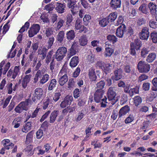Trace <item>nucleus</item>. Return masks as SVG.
I'll use <instances>...</instances> for the list:
<instances>
[{
	"label": "nucleus",
	"mask_w": 157,
	"mask_h": 157,
	"mask_svg": "<svg viewBox=\"0 0 157 157\" xmlns=\"http://www.w3.org/2000/svg\"><path fill=\"white\" fill-rule=\"evenodd\" d=\"M59 113L58 110H54L51 113L50 117L49 122L50 123H53L54 122Z\"/></svg>",
	"instance_id": "393cba45"
},
{
	"label": "nucleus",
	"mask_w": 157,
	"mask_h": 157,
	"mask_svg": "<svg viewBox=\"0 0 157 157\" xmlns=\"http://www.w3.org/2000/svg\"><path fill=\"white\" fill-rule=\"evenodd\" d=\"M82 22V20H76L75 27L76 29H78L82 26L81 24Z\"/></svg>",
	"instance_id": "0e129e2a"
},
{
	"label": "nucleus",
	"mask_w": 157,
	"mask_h": 157,
	"mask_svg": "<svg viewBox=\"0 0 157 157\" xmlns=\"http://www.w3.org/2000/svg\"><path fill=\"white\" fill-rule=\"evenodd\" d=\"M152 83L154 86V87H152V90L154 91H156L157 90V78H154L152 81Z\"/></svg>",
	"instance_id": "5fc2aeb1"
},
{
	"label": "nucleus",
	"mask_w": 157,
	"mask_h": 157,
	"mask_svg": "<svg viewBox=\"0 0 157 157\" xmlns=\"http://www.w3.org/2000/svg\"><path fill=\"white\" fill-rule=\"evenodd\" d=\"M84 114L81 111L78 112L77 118L76 119V121L77 122H78L84 117Z\"/></svg>",
	"instance_id": "864d4df0"
},
{
	"label": "nucleus",
	"mask_w": 157,
	"mask_h": 157,
	"mask_svg": "<svg viewBox=\"0 0 157 157\" xmlns=\"http://www.w3.org/2000/svg\"><path fill=\"white\" fill-rule=\"evenodd\" d=\"M139 72L141 73L147 72V64L144 61H140L138 63L137 66Z\"/></svg>",
	"instance_id": "9d476101"
},
{
	"label": "nucleus",
	"mask_w": 157,
	"mask_h": 157,
	"mask_svg": "<svg viewBox=\"0 0 157 157\" xmlns=\"http://www.w3.org/2000/svg\"><path fill=\"white\" fill-rule=\"evenodd\" d=\"M117 111L116 110H113L111 116V118H112L113 120H115L117 117Z\"/></svg>",
	"instance_id": "774afa93"
},
{
	"label": "nucleus",
	"mask_w": 157,
	"mask_h": 157,
	"mask_svg": "<svg viewBox=\"0 0 157 157\" xmlns=\"http://www.w3.org/2000/svg\"><path fill=\"white\" fill-rule=\"evenodd\" d=\"M68 7L70 8H71V11L73 14L75 13L77 11H76V8H78V7H77L75 5V2L72 0H70L67 2Z\"/></svg>",
	"instance_id": "f3484780"
},
{
	"label": "nucleus",
	"mask_w": 157,
	"mask_h": 157,
	"mask_svg": "<svg viewBox=\"0 0 157 157\" xmlns=\"http://www.w3.org/2000/svg\"><path fill=\"white\" fill-rule=\"evenodd\" d=\"M104 92L99 91L98 90H96L94 94V100L95 102L97 103H99L100 102Z\"/></svg>",
	"instance_id": "a211bd4d"
},
{
	"label": "nucleus",
	"mask_w": 157,
	"mask_h": 157,
	"mask_svg": "<svg viewBox=\"0 0 157 157\" xmlns=\"http://www.w3.org/2000/svg\"><path fill=\"white\" fill-rule=\"evenodd\" d=\"M50 100L51 98H49L47 97L44 100L43 105V109H45L47 108L50 101Z\"/></svg>",
	"instance_id": "79ce46f5"
},
{
	"label": "nucleus",
	"mask_w": 157,
	"mask_h": 157,
	"mask_svg": "<svg viewBox=\"0 0 157 157\" xmlns=\"http://www.w3.org/2000/svg\"><path fill=\"white\" fill-rule=\"evenodd\" d=\"M88 76L90 81L94 82L96 80L97 77L95 72V69L93 67H91L89 70Z\"/></svg>",
	"instance_id": "4468645a"
},
{
	"label": "nucleus",
	"mask_w": 157,
	"mask_h": 157,
	"mask_svg": "<svg viewBox=\"0 0 157 157\" xmlns=\"http://www.w3.org/2000/svg\"><path fill=\"white\" fill-rule=\"evenodd\" d=\"M156 7L157 6L155 3L153 2L150 3L148 5V7L150 10V12L151 13L154 15L155 14L156 12Z\"/></svg>",
	"instance_id": "bb28decb"
},
{
	"label": "nucleus",
	"mask_w": 157,
	"mask_h": 157,
	"mask_svg": "<svg viewBox=\"0 0 157 157\" xmlns=\"http://www.w3.org/2000/svg\"><path fill=\"white\" fill-rule=\"evenodd\" d=\"M121 0H111L109 3L110 7L114 10H116L117 8H121Z\"/></svg>",
	"instance_id": "ddd939ff"
},
{
	"label": "nucleus",
	"mask_w": 157,
	"mask_h": 157,
	"mask_svg": "<svg viewBox=\"0 0 157 157\" xmlns=\"http://www.w3.org/2000/svg\"><path fill=\"white\" fill-rule=\"evenodd\" d=\"M51 111L50 110H48L42 116L41 118L40 119V121L42 122L44 121L48 116L51 113Z\"/></svg>",
	"instance_id": "603ef678"
},
{
	"label": "nucleus",
	"mask_w": 157,
	"mask_h": 157,
	"mask_svg": "<svg viewBox=\"0 0 157 157\" xmlns=\"http://www.w3.org/2000/svg\"><path fill=\"white\" fill-rule=\"evenodd\" d=\"M56 10L59 13H62L64 12L66 5L64 3L62 4L60 3L57 2L56 5Z\"/></svg>",
	"instance_id": "aec40b11"
},
{
	"label": "nucleus",
	"mask_w": 157,
	"mask_h": 157,
	"mask_svg": "<svg viewBox=\"0 0 157 157\" xmlns=\"http://www.w3.org/2000/svg\"><path fill=\"white\" fill-rule=\"evenodd\" d=\"M64 33L63 31H60L57 36L56 40L58 43H62L63 41Z\"/></svg>",
	"instance_id": "a878e982"
},
{
	"label": "nucleus",
	"mask_w": 157,
	"mask_h": 157,
	"mask_svg": "<svg viewBox=\"0 0 157 157\" xmlns=\"http://www.w3.org/2000/svg\"><path fill=\"white\" fill-rule=\"evenodd\" d=\"M32 75L31 74L26 75L22 79L21 85L22 87L25 88L31 80Z\"/></svg>",
	"instance_id": "f8f14e48"
},
{
	"label": "nucleus",
	"mask_w": 157,
	"mask_h": 157,
	"mask_svg": "<svg viewBox=\"0 0 157 157\" xmlns=\"http://www.w3.org/2000/svg\"><path fill=\"white\" fill-rule=\"evenodd\" d=\"M10 22V20H8V22L3 26V31L2 32L3 35L2 36H3L8 31L10 28V25L8 24Z\"/></svg>",
	"instance_id": "37998d69"
},
{
	"label": "nucleus",
	"mask_w": 157,
	"mask_h": 157,
	"mask_svg": "<svg viewBox=\"0 0 157 157\" xmlns=\"http://www.w3.org/2000/svg\"><path fill=\"white\" fill-rule=\"evenodd\" d=\"M61 94L60 92L56 93L53 97V99L55 102L57 101L60 98Z\"/></svg>",
	"instance_id": "4d7b16f0"
},
{
	"label": "nucleus",
	"mask_w": 157,
	"mask_h": 157,
	"mask_svg": "<svg viewBox=\"0 0 157 157\" xmlns=\"http://www.w3.org/2000/svg\"><path fill=\"white\" fill-rule=\"evenodd\" d=\"M113 65L112 64L105 63L102 70L106 75L110 73L112 70L113 68Z\"/></svg>",
	"instance_id": "6ab92c4d"
},
{
	"label": "nucleus",
	"mask_w": 157,
	"mask_h": 157,
	"mask_svg": "<svg viewBox=\"0 0 157 157\" xmlns=\"http://www.w3.org/2000/svg\"><path fill=\"white\" fill-rule=\"evenodd\" d=\"M134 104L136 106H138L142 102V99L140 96H135L133 98Z\"/></svg>",
	"instance_id": "4c0bfd02"
},
{
	"label": "nucleus",
	"mask_w": 157,
	"mask_h": 157,
	"mask_svg": "<svg viewBox=\"0 0 157 157\" xmlns=\"http://www.w3.org/2000/svg\"><path fill=\"white\" fill-rule=\"evenodd\" d=\"M20 67L19 66H16L14 67L13 72V75L12 78L13 79L16 78L17 76L20 73Z\"/></svg>",
	"instance_id": "473e14b6"
},
{
	"label": "nucleus",
	"mask_w": 157,
	"mask_h": 157,
	"mask_svg": "<svg viewBox=\"0 0 157 157\" xmlns=\"http://www.w3.org/2000/svg\"><path fill=\"white\" fill-rule=\"evenodd\" d=\"M57 81L56 80L53 78L51 79L48 87V89L49 90H52L55 88L56 85Z\"/></svg>",
	"instance_id": "e433bc0d"
},
{
	"label": "nucleus",
	"mask_w": 157,
	"mask_h": 157,
	"mask_svg": "<svg viewBox=\"0 0 157 157\" xmlns=\"http://www.w3.org/2000/svg\"><path fill=\"white\" fill-rule=\"evenodd\" d=\"M130 111L129 107L128 105H126L122 107L120 110L118 116L121 118L125 115Z\"/></svg>",
	"instance_id": "2eb2a0df"
},
{
	"label": "nucleus",
	"mask_w": 157,
	"mask_h": 157,
	"mask_svg": "<svg viewBox=\"0 0 157 157\" xmlns=\"http://www.w3.org/2000/svg\"><path fill=\"white\" fill-rule=\"evenodd\" d=\"M11 95H9L5 100L2 106L3 109H4L9 104L10 99L12 98Z\"/></svg>",
	"instance_id": "de8ad7c7"
},
{
	"label": "nucleus",
	"mask_w": 157,
	"mask_h": 157,
	"mask_svg": "<svg viewBox=\"0 0 157 157\" xmlns=\"http://www.w3.org/2000/svg\"><path fill=\"white\" fill-rule=\"evenodd\" d=\"M67 50L65 47H59L57 50L55 54V58L58 61L62 60L66 56Z\"/></svg>",
	"instance_id": "39448f33"
},
{
	"label": "nucleus",
	"mask_w": 157,
	"mask_h": 157,
	"mask_svg": "<svg viewBox=\"0 0 157 157\" xmlns=\"http://www.w3.org/2000/svg\"><path fill=\"white\" fill-rule=\"evenodd\" d=\"M116 95L115 88L110 87L107 91V97L108 100L112 101L111 103L113 105L115 104L118 101V99L116 97Z\"/></svg>",
	"instance_id": "7ed1b4c3"
},
{
	"label": "nucleus",
	"mask_w": 157,
	"mask_h": 157,
	"mask_svg": "<svg viewBox=\"0 0 157 157\" xmlns=\"http://www.w3.org/2000/svg\"><path fill=\"white\" fill-rule=\"evenodd\" d=\"M140 38L142 40H146L147 39V30L143 29L142 31L139 34Z\"/></svg>",
	"instance_id": "2f4dec72"
},
{
	"label": "nucleus",
	"mask_w": 157,
	"mask_h": 157,
	"mask_svg": "<svg viewBox=\"0 0 157 157\" xmlns=\"http://www.w3.org/2000/svg\"><path fill=\"white\" fill-rule=\"evenodd\" d=\"M78 45L75 42H74L71 48L68 49V54L67 55V58L69 59L72 56L75 55L78 52Z\"/></svg>",
	"instance_id": "423d86ee"
},
{
	"label": "nucleus",
	"mask_w": 157,
	"mask_h": 157,
	"mask_svg": "<svg viewBox=\"0 0 157 157\" xmlns=\"http://www.w3.org/2000/svg\"><path fill=\"white\" fill-rule=\"evenodd\" d=\"M55 38L53 36H51L48 38L46 45V47L48 49H50L51 48L52 46L54 41Z\"/></svg>",
	"instance_id": "7c9ffc66"
},
{
	"label": "nucleus",
	"mask_w": 157,
	"mask_h": 157,
	"mask_svg": "<svg viewBox=\"0 0 157 157\" xmlns=\"http://www.w3.org/2000/svg\"><path fill=\"white\" fill-rule=\"evenodd\" d=\"M33 146L31 145H29L25 149V151L27 152L28 155H32L34 154L33 151Z\"/></svg>",
	"instance_id": "ea45409f"
},
{
	"label": "nucleus",
	"mask_w": 157,
	"mask_h": 157,
	"mask_svg": "<svg viewBox=\"0 0 157 157\" xmlns=\"http://www.w3.org/2000/svg\"><path fill=\"white\" fill-rule=\"evenodd\" d=\"M134 119V117L130 115L125 119L124 120V122L125 124H128L132 122Z\"/></svg>",
	"instance_id": "6e6d98bb"
},
{
	"label": "nucleus",
	"mask_w": 157,
	"mask_h": 157,
	"mask_svg": "<svg viewBox=\"0 0 157 157\" xmlns=\"http://www.w3.org/2000/svg\"><path fill=\"white\" fill-rule=\"evenodd\" d=\"M48 49L45 48H43L42 49H39L38 50V54L40 56L41 59H44L46 57L47 51Z\"/></svg>",
	"instance_id": "412c9836"
},
{
	"label": "nucleus",
	"mask_w": 157,
	"mask_h": 157,
	"mask_svg": "<svg viewBox=\"0 0 157 157\" xmlns=\"http://www.w3.org/2000/svg\"><path fill=\"white\" fill-rule=\"evenodd\" d=\"M147 5L145 4H143L139 7V10H141L144 13L146 14L147 13Z\"/></svg>",
	"instance_id": "49530a36"
},
{
	"label": "nucleus",
	"mask_w": 157,
	"mask_h": 157,
	"mask_svg": "<svg viewBox=\"0 0 157 157\" xmlns=\"http://www.w3.org/2000/svg\"><path fill=\"white\" fill-rule=\"evenodd\" d=\"M34 133V131L32 130L27 134L25 140V142L27 144H29L32 142Z\"/></svg>",
	"instance_id": "c756f323"
},
{
	"label": "nucleus",
	"mask_w": 157,
	"mask_h": 157,
	"mask_svg": "<svg viewBox=\"0 0 157 157\" xmlns=\"http://www.w3.org/2000/svg\"><path fill=\"white\" fill-rule=\"evenodd\" d=\"M40 27L39 25L36 24L32 25L28 31L29 36L30 37H32L36 34L39 32Z\"/></svg>",
	"instance_id": "0eeeda50"
},
{
	"label": "nucleus",
	"mask_w": 157,
	"mask_h": 157,
	"mask_svg": "<svg viewBox=\"0 0 157 157\" xmlns=\"http://www.w3.org/2000/svg\"><path fill=\"white\" fill-rule=\"evenodd\" d=\"M50 76L48 74H45L41 75V77L39 81L40 83L43 84L46 83L49 79Z\"/></svg>",
	"instance_id": "c85d7f7f"
},
{
	"label": "nucleus",
	"mask_w": 157,
	"mask_h": 157,
	"mask_svg": "<svg viewBox=\"0 0 157 157\" xmlns=\"http://www.w3.org/2000/svg\"><path fill=\"white\" fill-rule=\"evenodd\" d=\"M53 32L52 29L50 28H47L45 31L46 36L48 37H50L53 33Z\"/></svg>",
	"instance_id": "052dcab7"
},
{
	"label": "nucleus",
	"mask_w": 157,
	"mask_h": 157,
	"mask_svg": "<svg viewBox=\"0 0 157 157\" xmlns=\"http://www.w3.org/2000/svg\"><path fill=\"white\" fill-rule=\"evenodd\" d=\"M126 35L128 37L131 36L134 34V31L133 29L131 27H128L126 31Z\"/></svg>",
	"instance_id": "8fccbe9b"
},
{
	"label": "nucleus",
	"mask_w": 157,
	"mask_h": 157,
	"mask_svg": "<svg viewBox=\"0 0 157 157\" xmlns=\"http://www.w3.org/2000/svg\"><path fill=\"white\" fill-rule=\"evenodd\" d=\"M156 54L155 53L150 54L148 56V62H151L154 61L156 58Z\"/></svg>",
	"instance_id": "c03bdc74"
},
{
	"label": "nucleus",
	"mask_w": 157,
	"mask_h": 157,
	"mask_svg": "<svg viewBox=\"0 0 157 157\" xmlns=\"http://www.w3.org/2000/svg\"><path fill=\"white\" fill-rule=\"evenodd\" d=\"M124 70L125 72L127 73H130L131 72H132V71H131V67L129 65H126L125 66Z\"/></svg>",
	"instance_id": "680f3d73"
},
{
	"label": "nucleus",
	"mask_w": 157,
	"mask_h": 157,
	"mask_svg": "<svg viewBox=\"0 0 157 157\" xmlns=\"http://www.w3.org/2000/svg\"><path fill=\"white\" fill-rule=\"evenodd\" d=\"M44 92L42 89L40 88H37L34 90L33 96L32 99L33 101L36 103L38 100H39L43 97Z\"/></svg>",
	"instance_id": "20e7f679"
},
{
	"label": "nucleus",
	"mask_w": 157,
	"mask_h": 157,
	"mask_svg": "<svg viewBox=\"0 0 157 157\" xmlns=\"http://www.w3.org/2000/svg\"><path fill=\"white\" fill-rule=\"evenodd\" d=\"M107 39L110 43L114 44L117 41L116 37L113 35L109 34L107 36Z\"/></svg>",
	"instance_id": "72a5a7b5"
},
{
	"label": "nucleus",
	"mask_w": 157,
	"mask_h": 157,
	"mask_svg": "<svg viewBox=\"0 0 157 157\" xmlns=\"http://www.w3.org/2000/svg\"><path fill=\"white\" fill-rule=\"evenodd\" d=\"M73 100L72 96L69 95H67L64 99V100L61 102L60 106L62 108H65L68 105H70Z\"/></svg>",
	"instance_id": "1a4fd4ad"
},
{
	"label": "nucleus",
	"mask_w": 157,
	"mask_h": 157,
	"mask_svg": "<svg viewBox=\"0 0 157 157\" xmlns=\"http://www.w3.org/2000/svg\"><path fill=\"white\" fill-rule=\"evenodd\" d=\"M41 71L40 70H38L35 75L34 78L33 83H36L39 80V78H41Z\"/></svg>",
	"instance_id": "a19ab883"
},
{
	"label": "nucleus",
	"mask_w": 157,
	"mask_h": 157,
	"mask_svg": "<svg viewBox=\"0 0 157 157\" xmlns=\"http://www.w3.org/2000/svg\"><path fill=\"white\" fill-rule=\"evenodd\" d=\"M58 75L61 76L59 80V85L63 86L66 83L68 80L67 75V69L66 68H63L60 71Z\"/></svg>",
	"instance_id": "f03ea898"
},
{
	"label": "nucleus",
	"mask_w": 157,
	"mask_h": 157,
	"mask_svg": "<svg viewBox=\"0 0 157 157\" xmlns=\"http://www.w3.org/2000/svg\"><path fill=\"white\" fill-rule=\"evenodd\" d=\"M3 143L4 146L7 150H9L10 148H12L14 146V144L10 143L9 139H6L3 140Z\"/></svg>",
	"instance_id": "cd10ccee"
},
{
	"label": "nucleus",
	"mask_w": 157,
	"mask_h": 157,
	"mask_svg": "<svg viewBox=\"0 0 157 157\" xmlns=\"http://www.w3.org/2000/svg\"><path fill=\"white\" fill-rule=\"evenodd\" d=\"M150 39L151 40L153 43H157V33L154 31L150 34Z\"/></svg>",
	"instance_id": "58836bf2"
},
{
	"label": "nucleus",
	"mask_w": 157,
	"mask_h": 157,
	"mask_svg": "<svg viewBox=\"0 0 157 157\" xmlns=\"http://www.w3.org/2000/svg\"><path fill=\"white\" fill-rule=\"evenodd\" d=\"M105 63V62L99 60L97 62L96 64V66L97 67H98L99 68L102 70L104 68Z\"/></svg>",
	"instance_id": "a18cd8bd"
},
{
	"label": "nucleus",
	"mask_w": 157,
	"mask_h": 157,
	"mask_svg": "<svg viewBox=\"0 0 157 157\" xmlns=\"http://www.w3.org/2000/svg\"><path fill=\"white\" fill-rule=\"evenodd\" d=\"M67 38L68 40H71L75 37V33L73 30H71L67 32L66 34Z\"/></svg>",
	"instance_id": "f704fd0d"
},
{
	"label": "nucleus",
	"mask_w": 157,
	"mask_h": 157,
	"mask_svg": "<svg viewBox=\"0 0 157 157\" xmlns=\"http://www.w3.org/2000/svg\"><path fill=\"white\" fill-rule=\"evenodd\" d=\"M117 17V13L116 12L110 13L108 17V20H116Z\"/></svg>",
	"instance_id": "bf43d9fd"
},
{
	"label": "nucleus",
	"mask_w": 157,
	"mask_h": 157,
	"mask_svg": "<svg viewBox=\"0 0 157 157\" xmlns=\"http://www.w3.org/2000/svg\"><path fill=\"white\" fill-rule=\"evenodd\" d=\"M19 104L21 105L22 109L24 110L27 111L28 109V106L25 101H21Z\"/></svg>",
	"instance_id": "69168bd1"
},
{
	"label": "nucleus",
	"mask_w": 157,
	"mask_h": 157,
	"mask_svg": "<svg viewBox=\"0 0 157 157\" xmlns=\"http://www.w3.org/2000/svg\"><path fill=\"white\" fill-rule=\"evenodd\" d=\"M79 44L81 46H85L86 45L88 42V40L86 36L83 34L81 36L78 40Z\"/></svg>",
	"instance_id": "4be33fe9"
},
{
	"label": "nucleus",
	"mask_w": 157,
	"mask_h": 157,
	"mask_svg": "<svg viewBox=\"0 0 157 157\" xmlns=\"http://www.w3.org/2000/svg\"><path fill=\"white\" fill-rule=\"evenodd\" d=\"M113 49L109 47H106L105 48V51L104 55L105 57H110L113 53Z\"/></svg>",
	"instance_id": "b1692460"
},
{
	"label": "nucleus",
	"mask_w": 157,
	"mask_h": 157,
	"mask_svg": "<svg viewBox=\"0 0 157 157\" xmlns=\"http://www.w3.org/2000/svg\"><path fill=\"white\" fill-rule=\"evenodd\" d=\"M15 111L17 113H21L23 110L22 109L21 105L19 104L15 108Z\"/></svg>",
	"instance_id": "e2e57ef3"
},
{
	"label": "nucleus",
	"mask_w": 157,
	"mask_h": 157,
	"mask_svg": "<svg viewBox=\"0 0 157 157\" xmlns=\"http://www.w3.org/2000/svg\"><path fill=\"white\" fill-rule=\"evenodd\" d=\"M32 127V122L31 121L27 122L24 125L23 128H22L21 131L22 132L27 133L30 130Z\"/></svg>",
	"instance_id": "5701e85b"
},
{
	"label": "nucleus",
	"mask_w": 157,
	"mask_h": 157,
	"mask_svg": "<svg viewBox=\"0 0 157 157\" xmlns=\"http://www.w3.org/2000/svg\"><path fill=\"white\" fill-rule=\"evenodd\" d=\"M126 30V27L125 25L122 24L117 29L116 32V36L119 38H122L123 37L124 32Z\"/></svg>",
	"instance_id": "9b49d317"
},
{
	"label": "nucleus",
	"mask_w": 157,
	"mask_h": 157,
	"mask_svg": "<svg viewBox=\"0 0 157 157\" xmlns=\"http://www.w3.org/2000/svg\"><path fill=\"white\" fill-rule=\"evenodd\" d=\"M123 70L121 68H117L114 71V75H112L111 78L114 81L119 80L122 77Z\"/></svg>",
	"instance_id": "6e6552de"
},
{
	"label": "nucleus",
	"mask_w": 157,
	"mask_h": 157,
	"mask_svg": "<svg viewBox=\"0 0 157 157\" xmlns=\"http://www.w3.org/2000/svg\"><path fill=\"white\" fill-rule=\"evenodd\" d=\"M142 45L141 41L138 39H135L133 42L130 44L129 53L132 56L136 55V51L140 50Z\"/></svg>",
	"instance_id": "f257e3e1"
},
{
	"label": "nucleus",
	"mask_w": 157,
	"mask_h": 157,
	"mask_svg": "<svg viewBox=\"0 0 157 157\" xmlns=\"http://www.w3.org/2000/svg\"><path fill=\"white\" fill-rule=\"evenodd\" d=\"M81 70L80 67H78L74 72L72 76L74 78H77L79 75Z\"/></svg>",
	"instance_id": "13d9d810"
},
{
	"label": "nucleus",
	"mask_w": 157,
	"mask_h": 157,
	"mask_svg": "<svg viewBox=\"0 0 157 157\" xmlns=\"http://www.w3.org/2000/svg\"><path fill=\"white\" fill-rule=\"evenodd\" d=\"M21 119L19 117L16 118L15 119L13 122V124H15L13 127L14 128H18L20 126V123H17L16 122H21Z\"/></svg>",
	"instance_id": "09e8293b"
},
{
	"label": "nucleus",
	"mask_w": 157,
	"mask_h": 157,
	"mask_svg": "<svg viewBox=\"0 0 157 157\" xmlns=\"http://www.w3.org/2000/svg\"><path fill=\"white\" fill-rule=\"evenodd\" d=\"M36 137L38 139H40L43 136L44 133L43 130L40 128L36 133Z\"/></svg>",
	"instance_id": "3c124183"
},
{
	"label": "nucleus",
	"mask_w": 157,
	"mask_h": 157,
	"mask_svg": "<svg viewBox=\"0 0 157 157\" xmlns=\"http://www.w3.org/2000/svg\"><path fill=\"white\" fill-rule=\"evenodd\" d=\"M109 22V20H99V24L101 26L104 27L108 25Z\"/></svg>",
	"instance_id": "338daca9"
},
{
	"label": "nucleus",
	"mask_w": 157,
	"mask_h": 157,
	"mask_svg": "<svg viewBox=\"0 0 157 157\" xmlns=\"http://www.w3.org/2000/svg\"><path fill=\"white\" fill-rule=\"evenodd\" d=\"M79 63V59L78 56H75L71 59L69 63V65L71 68L75 67Z\"/></svg>",
	"instance_id": "dca6fc26"
},
{
	"label": "nucleus",
	"mask_w": 157,
	"mask_h": 157,
	"mask_svg": "<svg viewBox=\"0 0 157 157\" xmlns=\"http://www.w3.org/2000/svg\"><path fill=\"white\" fill-rule=\"evenodd\" d=\"M105 82L104 81L101 80L97 84V90L99 91L104 92L102 89L104 88Z\"/></svg>",
	"instance_id": "c9c22d12"
}]
</instances>
